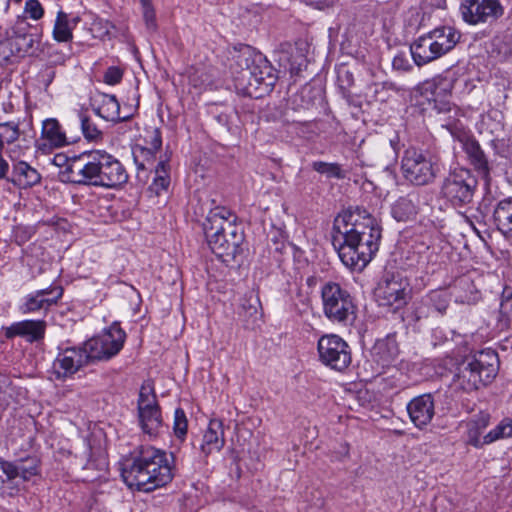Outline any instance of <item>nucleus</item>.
I'll use <instances>...</instances> for the list:
<instances>
[{
    "mask_svg": "<svg viewBox=\"0 0 512 512\" xmlns=\"http://www.w3.org/2000/svg\"><path fill=\"white\" fill-rule=\"evenodd\" d=\"M380 240L381 227L365 209H347L334 219L332 245L349 269L363 270L378 251Z\"/></svg>",
    "mask_w": 512,
    "mask_h": 512,
    "instance_id": "nucleus-1",
    "label": "nucleus"
},
{
    "mask_svg": "<svg viewBox=\"0 0 512 512\" xmlns=\"http://www.w3.org/2000/svg\"><path fill=\"white\" fill-rule=\"evenodd\" d=\"M64 181L104 188H118L128 181L122 163L104 150L82 153L62 172Z\"/></svg>",
    "mask_w": 512,
    "mask_h": 512,
    "instance_id": "nucleus-2",
    "label": "nucleus"
},
{
    "mask_svg": "<svg viewBox=\"0 0 512 512\" xmlns=\"http://www.w3.org/2000/svg\"><path fill=\"white\" fill-rule=\"evenodd\" d=\"M230 69L235 77L238 96H268L272 93L277 77L266 57L248 45L234 49Z\"/></svg>",
    "mask_w": 512,
    "mask_h": 512,
    "instance_id": "nucleus-3",
    "label": "nucleus"
},
{
    "mask_svg": "<svg viewBox=\"0 0 512 512\" xmlns=\"http://www.w3.org/2000/svg\"><path fill=\"white\" fill-rule=\"evenodd\" d=\"M173 455L152 446L142 447L138 456L122 469V478L131 489L151 492L173 479Z\"/></svg>",
    "mask_w": 512,
    "mask_h": 512,
    "instance_id": "nucleus-4",
    "label": "nucleus"
},
{
    "mask_svg": "<svg viewBox=\"0 0 512 512\" xmlns=\"http://www.w3.org/2000/svg\"><path fill=\"white\" fill-rule=\"evenodd\" d=\"M235 221L236 216L228 208L216 206L210 209L203 222V231L211 251L224 262L235 259L244 240Z\"/></svg>",
    "mask_w": 512,
    "mask_h": 512,
    "instance_id": "nucleus-5",
    "label": "nucleus"
},
{
    "mask_svg": "<svg viewBox=\"0 0 512 512\" xmlns=\"http://www.w3.org/2000/svg\"><path fill=\"white\" fill-rule=\"evenodd\" d=\"M498 355L494 350L485 349L468 357L454 376V385L464 392H471L486 386L498 373Z\"/></svg>",
    "mask_w": 512,
    "mask_h": 512,
    "instance_id": "nucleus-6",
    "label": "nucleus"
},
{
    "mask_svg": "<svg viewBox=\"0 0 512 512\" xmlns=\"http://www.w3.org/2000/svg\"><path fill=\"white\" fill-rule=\"evenodd\" d=\"M324 315L332 322L343 326L353 324L356 306L350 293L338 283L327 282L321 288Z\"/></svg>",
    "mask_w": 512,
    "mask_h": 512,
    "instance_id": "nucleus-7",
    "label": "nucleus"
},
{
    "mask_svg": "<svg viewBox=\"0 0 512 512\" xmlns=\"http://www.w3.org/2000/svg\"><path fill=\"white\" fill-rule=\"evenodd\" d=\"M138 422L142 432L150 438L157 437L164 428V421L157 396L151 382H144L137 401Z\"/></svg>",
    "mask_w": 512,
    "mask_h": 512,
    "instance_id": "nucleus-8",
    "label": "nucleus"
},
{
    "mask_svg": "<svg viewBox=\"0 0 512 512\" xmlns=\"http://www.w3.org/2000/svg\"><path fill=\"white\" fill-rule=\"evenodd\" d=\"M401 169L403 176L415 185L431 183L440 171L438 162L432 156L415 148L405 150Z\"/></svg>",
    "mask_w": 512,
    "mask_h": 512,
    "instance_id": "nucleus-9",
    "label": "nucleus"
},
{
    "mask_svg": "<svg viewBox=\"0 0 512 512\" xmlns=\"http://www.w3.org/2000/svg\"><path fill=\"white\" fill-rule=\"evenodd\" d=\"M478 181L469 169L452 171L444 180L441 192L454 207H462L472 202Z\"/></svg>",
    "mask_w": 512,
    "mask_h": 512,
    "instance_id": "nucleus-10",
    "label": "nucleus"
},
{
    "mask_svg": "<svg viewBox=\"0 0 512 512\" xmlns=\"http://www.w3.org/2000/svg\"><path fill=\"white\" fill-rule=\"evenodd\" d=\"M126 333L120 326L113 324L101 334L83 343L91 361L109 360L123 348Z\"/></svg>",
    "mask_w": 512,
    "mask_h": 512,
    "instance_id": "nucleus-11",
    "label": "nucleus"
},
{
    "mask_svg": "<svg viewBox=\"0 0 512 512\" xmlns=\"http://www.w3.org/2000/svg\"><path fill=\"white\" fill-rule=\"evenodd\" d=\"M319 360L325 366L342 372L351 364V350L347 342L336 334L320 337L317 344Z\"/></svg>",
    "mask_w": 512,
    "mask_h": 512,
    "instance_id": "nucleus-12",
    "label": "nucleus"
},
{
    "mask_svg": "<svg viewBox=\"0 0 512 512\" xmlns=\"http://www.w3.org/2000/svg\"><path fill=\"white\" fill-rule=\"evenodd\" d=\"M91 362L84 345L70 346L62 343L52 363V374L57 380L72 377Z\"/></svg>",
    "mask_w": 512,
    "mask_h": 512,
    "instance_id": "nucleus-13",
    "label": "nucleus"
},
{
    "mask_svg": "<svg viewBox=\"0 0 512 512\" xmlns=\"http://www.w3.org/2000/svg\"><path fill=\"white\" fill-rule=\"evenodd\" d=\"M460 10L463 20L471 25L491 23L504 14L499 0H464Z\"/></svg>",
    "mask_w": 512,
    "mask_h": 512,
    "instance_id": "nucleus-14",
    "label": "nucleus"
},
{
    "mask_svg": "<svg viewBox=\"0 0 512 512\" xmlns=\"http://www.w3.org/2000/svg\"><path fill=\"white\" fill-rule=\"evenodd\" d=\"M139 107V98H103L101 104H92L93 111L107 121H126Z\"/></svg>",
    "mask_w": 512,
    "mask_h": 512,
    "instance_id": "nucleus-15",
    "label": "nucleus"
},
{
    "mask_svg": "<svg viewBox=\"0 0 512 512\" xmlns=\"http://www.w3.org/2000/svg\"><path fill=\"white\" fill-rule=\"evenodd\" d=\"M399 348L394 335L378 339L370 351V363L372 375H381L386 368L391 366L397 359Z\"/></svg>",
    "mask_w": 512,
    "mask_h": 512,
    "instance_id": "nucleus-16",
    "label": "nucleus"
},
{
    "mask_svg": "<svg viewBox=\"0 0 512 512\" xmlns=\"http://www.w3.org/2000/svg\"><path fill=\"white\" fill-rule=\"evenodd\" d=\"M63 295L61 286H50L36 290L23 297L19 310L22 314L48 311Z\"/></svg>",
    "mask_w": 512,
    "mask_h": 512,
    "instance_id": "nucleus-17",
    "label": "nucleus"
},
{
    "mask_svg": "<svg viewBox=\"0 0 512 512\" xmlns=\"http://www.w3.org/2000/svg\"><path fill=\"white\" fill-rule=\"evenodd\" d=\"M40 461L37 457L28 456L14 461H6L0 458V472L5 475V481H29L39 475Z\"/></svg>",
    "mask_w": 512,
    "mask_h": 512,
    "instance_id": "nucleus-18",
    "label": "nucleus"
},
{
    "mask_svg": "<svg viewBox=\"0 0 512 512\" xmlns=\"http://www.w3.org/2000/svg\"><path fill=\"white\" fill-rule=\"evenodd\" d=\"M408 283L399 276L385 278L376 289V296L380 305L395 306L396 309L406 303V290Z\"/></svg>",
    "mask_w": 512,
    "mask_h": 512,
    "instance_id": "nucleus-19",
    "label": "nucleus"
},
{
    "mask_svg": "<svg viewBox=\"0 0 512 512\" xmlns=\"http://www.w3.org/2000/svg\"><path fill=\"white\" fill-rule=\"evenodd\" d=\"M65 131L56 118L42 121L41 136L36 141V148L42 153H50L53 149L68 145Z\"/></svg>",
    "mask_w": 512,
    "mask_h": 512,
    "instance_id": "nucleus-20",
    "label": "nucleus"
},
{
    "mask_svg": "<svg viewBox=\"0 0 512 512\" xmlns=\"http://www.w3.org/2000/svg\"><path fill=\"white\" fill-rule=\"evenodd\" d=\"M409 418L418 429L427 427L435 415V403L432 394L425 393L411 399L406 406Z\"/></svg>",
    "mask_w": 512,
    "mask_h": 512,
    "instance_id": "nucleus-21",
    "label": "nucleus"
},
{
    "mask_svg": "<svg viewBox=\"0 0 512 512\" xmlns=\"http://www.w3.org/2000/svg\"><path fill=\"white\" fill-rule=\"evenodd\" d=\"M458 140L461 143L462 149L466 153L468 161L473 166L474 170L483 179L488 180L491 167L478 141L467 135L459 136Z\"/></svg>",
    "mask_w": 512,
    "mask_h": 512,
    "instance_id": "nucleus-22",
    "label": "nucleus"
},
{
    "mask_svg": "<svg viewBox=\"0 0 512 512\" xmlns=\"http://www.w3.org/2000/svg\"><path fill=\"white\" fill-rule=\"evenodd\" d=\"M47 323L44 320H23L5 328V336L25 338L28 342H37L44 338Z\"/></svg>",
    "mask_w": 512,
    "mask_h": 512,
    "instance_id": "nucleus-23",
    "label": "nucleus"
},
{
    "mask_svg": "<svg viewBox=\"0 0 512 512\" xmlns=\"http://www.w3.org/2000/svg\"><path fill=\"white\" fill-rule=\"evenodd\" d=\"M225 445V432L223 421L213 418L209 421L200 445V451L204 457L214 452H219Z\"/></svg>",
    "mask_w": 512,
    "mask_h": 512,
    "instance_id": "nucleus-24",
    "label": "nucleus"
},
{
    "mask_svg": "<svg viewBox=\"0 0 512 512\" xmlns=\"http://www.w3.org/2000/svg\"><path fill=\"white\" fill-rule=\"evenodd\" d=\"M410 52L418 66L425 65L443 56V53L428 33L420 36L413 42L410 46Z\"/></svg>",
    "mask_w": 512,
    "mask_h": 512,
    "instance_id": "nucleus-25",
    "label": "nucleus"
},
{
    "mask_svg": "<svg viewBox=\"0 0 512 512\" xmlns=\"http://www.w3.org/2000/svg\"><path fill=\"white\" fill-rule=\"evenodd\" d=\"M462 85V81L453 80L450 77L437 76L426 80L419 85V92L422 96H446L452 94L454 89Z\"/></svg>",
    "mask_w": 512,
    "mask_h": 512,
    "instance_id": "nucleus-26",
    "label": "nucleus"
},
{
    "mask_svg": "<svg viewBox=\"0 0 512 512\" xmlns=\"http://www.w3.org/2000/svg\"><path fill=\"white\" fill-rule=\"evenodd\" d=\"M11 181L20 188L35 186L41 181V174L25 161L13 163Z\"/></svg>",
    "mask_w": 512,
    "mask_h": 512,
    "instance_id": "nucleus-27",
    "label": "nucleus"
},
{
    "mask_svg": "<svg viewBox=\"0 0 512 512\" xmlns=\"http://www.w3.org/2000/svg\"><path fill=\"white\" fill-rule=\"evenodd\" d=\"M497 229L502 235L512 240V198L499 201L493 213Z\"/></svg>",
    "mask_w": 512,
    "mask_h": 512,
    "instance_id": "nucleus-28",
    "label": "nucleus"
},
{
    "mask_svg": "<svg viewBox=\"0 0 512 512\" xmlns=\"http://www.w3.org/2000/svg\"><path fill=\"white\" fill-rule=\"evenodd\" d=\"M489 421V414L480 412L466 422L468 444L476 448L482 447L486 444L484 443V437L481 438V434L487 428Z\"/></svg>",
    "mask_w": 512,
    "mask_h": 512,
    "instance_id": "nucleus-29",
    "label": "nucleus"
},
{
    "mask_svg": "<svg viewBox=\"0 0 512 512\" xmlns=\"http://www.w3.org/2000/svg\"><path fill=\"white\" fill-rule=\"evenodd\" d=\"M431 39L437 44L443 55L451 51L458 43L461 35L451 26H441L428 32Z\"/></svg>",
    "mask_w": 512,
    "mask_h": 512,
    "instance_id": "nucleus-30",
    "label": "nucleus"
},
{
    "mask_svg": "<svg viewBox=\"0 0 512 512\" xmlns=\"http://www.w3.org/2000/svg\"><path fill=\"white\" fill-rule=\"evenodd\" d=\"M79 18L74 17L72 19H69L68 14L59 11L57 13L56 21L54 24L53 29V37L58 42H68L72 40L73 34L72 30L73 28L78 24Z\"/></svg>",
    "mask_w": 512,
    "mask_h": 512,
    "instance_id": "nucleus-31",
    "label": "nucleus"
},
{
    "mask_svg": "<svg viewBox=\"0 0 512 512\" xmlns=\"http://www.w3.org/2000/svg\"><path fill=\"white\" fill-rule=\"evenodd\" d=\"M417 197L415 195H408L400 197L392 206V216L397 221H407L412 219L417 214Z\"/></svg>",
    "mask_w": 512,
    "mask_h": 512,
    "instance_id": "nucleus-32",
    "label": "nucleus"
},
{
    "mask_svg": "<svg viewBox=\"0 0 512 512\" xmlns=\"http://www.w3.org/2000/svg\"><path fill=\"white\" fill-rule=\"evenodd\" d=\"M35 41L34 35L16 30L10 38V46L12 52L18 56H23L33 48Z\"/></svg>",
    "mask_w": 512,
    "mask_h": 512,
    "instance_id": "nucleus-33",
    "label": "nucleus"
},
{
    "mask_svg": "<svg viewBox=\"0 0 512 512\" xmlns=\"http://www.w3.org/2000/svg\"><path fill=\"white\" fill-rule=\"evenodd\" d=\"M156 152L157 151H153V149L147 147H135L133 149V158L138 169H152L154 167Z\"/></svg>",
    "mask_w": 512,
    "mask_h": 512,
    "instance_id": "nucleus-34",
    "label": "nucleus"
},
{
    "mask_svg": "<svg viewBox=\"0 0 512 512\" xmlns=\"http://www.w3.org/2000/svg\"><path fill=\"white\" fill-rule=\"evenodd\" d=\"M19 125L13 121L0 123V152L5 145L16 142L20 137Z\"/></svg>",
    "mask_w": 512,
    "mask_h": 512,
    "instance_id": "nucleus-35",
    "label": "nucleus"
},
{
    "mask_svg": "<svg viewBox=\"0 0 512 512\" xmlns=\"http://www.w3.org/2000/svg\"><path fill=\"white\" fill-rule=\"evenodd\" d=\"M425 298V304L433 308L435 313L442 315L449 305V295L446 291H431Z\"/></svg>",
    "mask_w": 512,
    "mask_h": 512,
    "instance_id": "nucleus-36",
    "label": "nucleus"
},
{
    "mask_svg": "<svg viewBox=\"0 0 512 512\" xmlns=\"http://www.w3.org/2000/svg\"><path fill=\"white\" fill-rule=\"evenodd\" d=\"M509 437H512V419L505 418L484 436V443L490 444Z\"/></svg>",
    "mask_w": 512,
    "mask_h": 512,
    "instance_id": "nucleus-37",
    "label": "nucleus"
},
{
    "mask_svg": "<svg viewBox=\"0 0 512 512\" xmlns=\"http://www.w3.org/2000/svg\"><path fill=\"white\" fill-rule=\"evenodd\" d=\"M438 259V254L427 247L425 251L419 255L417 267L425 274H433L439 265Z\"/></svg>",
    "mask_w": 512,
    "mask_h": 512,
    "instance_id": "nucleus-38",
    "label": "nucleus"
},
{
    "mask_svg": "<svg viewBox=\"0 0 512 512\" xmlns=\"http://www.w3.org/2000/svg\"><path fill=\"white\" fill-rule=\"evenodd\" d=\"M81 123V129L84 137L89 141H97L102 137V132L96 124L87 115V110H81L78 114Z\"/></svg>",
    "mask_w": 512,
    "mask_h": 512,
    "instance_id": "nucleus-39",
    "label": "nucleus"
},
{
    "mask_svg": "<svg viewBox=\"0 0 512 512\" xmlns=\"http://www.w3.org/2000/svg\"><path fill=\"white\" fill-rule=\"evenodd\" d=\"M312 168L328 178L344 179L346 177V172L337 163L315 161L312 163Z\"/></svg>",
    "mask_w": 512,
    "mask_h": 512,
    "instance_id": "nucleus-40",
    "label": "nucleus"
},
{
    "mask_svg": "<svg viewBox=\"0 0 512 512\" xmlns=\"http://www.w3.org/2000/svg\"><path fill=\"white\" fill-rule=\"evenodd\" d=\"M169 165L166 160H160L155 166V177L153 185L156 188V192L159 190H165L169 186L170 179L168 175Z\"/></svg>",
    "mask_w": 512,
    "mask_h": 512,
    "instance_id": "nucleus-41",
    "label": "nucleus"
},
{
    "mask_svg": "<svg viewBox=\"0 0 512 512\" xmlns=\"http://www.w3.org/2000/svg\"><path fill=\"white\" fill-rule=\"evenodd\" d=\"M188 420L185 411L182 408H176L174 411L173 431L175 436L184 440L187 434Z\"/></svg>",
    "mask_w": 512,
    "mask_h": 512,
    "instance_id": "nucleus-42",
    "label": "nucleus"
},
{
    "mask_svg": "<svg viewBox=\"0 0 512 512\" xmlns=\"http://www.w3.org/2000/svg\"><path fill=\"white\" fill-rule=\"evenodd\" d=\"M142 8H143V17L146 23V26L150 30H154L156 28V19L155 12L151 5L150 0H141Z\"/></svg>",
    "mask_w": 512,
    "mask_h": 512,
    "instance_id": "nucleus-43",
    "label": "nucleus"
},
{
    "mask_svg": "<svg viewBox=\"0 0 512 512\" xmlns=\"http://www.w3.org/2000/svg\"><path fill=\"white\" fill-rule=\"evenodd\" d=\"M122 77L123 70L120 67L111 66L105 71L103 75V80L108 85H115L120 83Z\"/></svg>",
    "mask_w": 512,
    "mask_h": 512,
    "instance_id": "nucleus-44",
    "label": "nucleus"
},
{
    "mask_svg": "<svg viewBox=\"0 0 512 512\" xmlns=\"http://www.w3.org/2000/svg\"><path fill=\"white\" fill-rule=\"evenodd\" d=\"M25 12L33 20H39L44 14L42 5L38 0H28L25 3Z\"/></svg>",
    "mask_w": 512,
    "mask_h": 512,
    "instance_id": "nucleus-45",
    "label": "nucleus"
},
{
    "mask_svg": "<svg viewBox=\"0 0 512 512\" xmlns=\"http://www.w3.org/2000/svg\"><path fill=\"white\" fill-rule=\"evenodd\" d=\"M145 141L148 145L147 148H151L153 151H158L162 146V136L160 130L153 128L148 131Z\"/></svg>",
    "mask_w": 512,
    "mask_h": 512,
    "instance_id": "nucleus-46",
    "label": "nucleus"
},
{
    "mask_svg": "<svg viewBox=\"0 0 512 512\" xmlns=\"http://www.w3.org/2000/svg\"><path fill=\"white\" fill-rule=\"evenodd\" d=\"M415 316H416V319L417 320H420L422 318H427L429 317L430 315H432L433 313H435V311L433 310L432 307H430L429 305H426L425 304V298H423L415 307Z\"/></svg>",
    "mask_w": 512,
    "mask_h": 512,
    "instance_id": "nucleus-47",
    "label": "nucleus"
},
{
    "mask_svg": "<svg viewBox=\"0 0 512 512\" xmlns=\"http://www.w3.org/2000/svg\"><path fill=\"white\" fill-rule=\"evenodd\" d=\"M258 306H259V300L257 298H250L246 300L244 303H242V309L246 311V313L250 317L257 318L258 316Z\"/></svg>",
    "mask_w": 512,
    "mask_h": 512,
    "instance_id": "nucleus-48",
    "label": "nucleus"
},
{
    "mask_svg": "<svg viewBox=\"0 0 512 512\" xmlns=\"http://www.w3.org/2000/svg\"><path fill=\"white\" fill-rule=\"evenodd\" d=\"M392 66L396 70H408L410 68V64L408 59L404 54H397L392 61Z\"/></svg>",
    "mask_w": 512,
    "mask_h": 512,
    "instance_id": "nucleus-49",
    "label": "nucleus"
},
{
    "mask_svg": "<svg viewBox=\"0 0 512 512\" xmlns=\"http://www.w3.org/2000/svg\"><path fill=\"white\" fill-rule=\"evenodd\" d=\"M400 89L396 87L393 83L385 82L382 84L381 89H376L375 93H384L387 96H391L392 94L399 93Z\"/></svg>",
    "mask_w": 512,
    "mask_h": 512,
    "instance_id": "nucleus-50",
    "label": "nucleus"
},
{
    "mask_svg": "<svg viewBox=\"0 0 512 512\" xmlns=\"http://www.w3.org/2000/svg\"><path fill=\"white\" fill-rule=\"evenodd\" d=\"M500 313L507 319L512 317V300L500 301Z\"/></svg>",
    "mask_w": 512,
    "mask_h": 512,
    "instance_id": "nucleus-51",
    "label": "nucleus"
},
{
    "mask_svg": "<svg viewBox=\"0 0 512 512\" xmlns=\"http://www.w3.org/2000/svg\"><path fill=\"white\" fill-rule=\"evenodd\" d=\"M336 3V0H315L313 1V5L316 9L319 10H326L328 8H331Z\"/></svg>",
    "mask_w": 512,
    "mask_h": 512,
    "instance_id": "nucleus-52",
    "label": "nucleus"
},
{
    "mask_svg": "<svg viewBox=\"0 0 512 512\" xmlns=\"http://www.w3.org/2000/svg\"><path fill=\"white\" fill-rule=\"evenodd\" d=\"M444 98H440V101H438L437 98H433L434 106L438 109V112H447L450 111V105L448 102L443 101Z\"/></svg>",
    "mask_w": 512,
    "mask_h": 512,
    "instance_id": "nucleus-53",
    "label": "nucleus"
},
{
    "mask_svg": "<svg viewBox=\"0 0 512 512\" xmlns=\"http://www.w3.org/2000/svg\"><path fill=\"white\" fill-rule=\"evenodd\" d=\"M512 300V288L505 287L501 294V301Z\"/></svg>",
    "mask_w": 512,
    "mask_h": 512,
    "instance_id": "nucleus-54",
    "label": "nucleus"
},
{
    "mask_svg": "<svg viewBox=\"0 0 512 512\" xmlns=\"http://www.w3.org/2000/svg\"><path fill=\"white\" fill-rule=\"evenodd\" d=\"M476 299L475 296H456V301L461 303H470L471 301H474Z\"/></svg>",
    "mask_w": 512,
    "mask_h": 512,
    "instance_id": "nucleus-55",
    "label": "nucleus"
},
{
    "mask_svg": "<svg viewBox=\"0 0 512 512\" xmlns=\"http://www.w3.org/2000/svg\"><path fill=\"white\" fill-rule=\"evenodd\" d=\"M458 285L461 287H470L472 283L469 278L464 277L458 281Z\"/></svg>",
    "mask_w": 512,
    "mask_h": 512,
    "instance_id": "nucleus-56",
    "label": "nucleus"
},
{
    "mask_svg": "<svg viewBox=\"0 0 512 512\" xmlns=\"http://www.w3.org/2000/svg\"><path fill=\"white\" fill-rule=\"evenodd\" d=\"M61 161H65L64 156H62V155H57V156H55V158H54V163H55L56 165L61 166V165H62V164H61Z\"/></svg>",
    "mask_w": 512,
    "mask_h": 512,
    "instance_id": "nucleus-57",
    "label": "nucleus"
},
{
    "mask_svg": "<svg viewBox=\"0 0 512 512\" xmlns=\"http://www.w3.org/2000/svg\"><path fill=\"white\" fill-rule=\"evenodd\" d=\"M108 26H110V24H109V23H107V24H106V33H109V28H108Z\"/></svg>",
    "mask_w": 512,
    "mask_h": 512,
    "instance_id": "nucleus-58",
    "label": "nucleus"
},
{
    "mask_svg": "<svg viewBox=\"0 0 512 512\" xmlns=\"http://www.w3.org/2000/svg\"><path fill=\"white\" fill-rule=\"evenodd\" d=\"M90 466H91V463L89 462V463H87V466L85 468H88Z\"/></svg>",
    "mask_w": 512,
    "mask_h": 512,
    "instance_id": "nucleus-59",
    "label": "nucleus"
}]
</instances>
